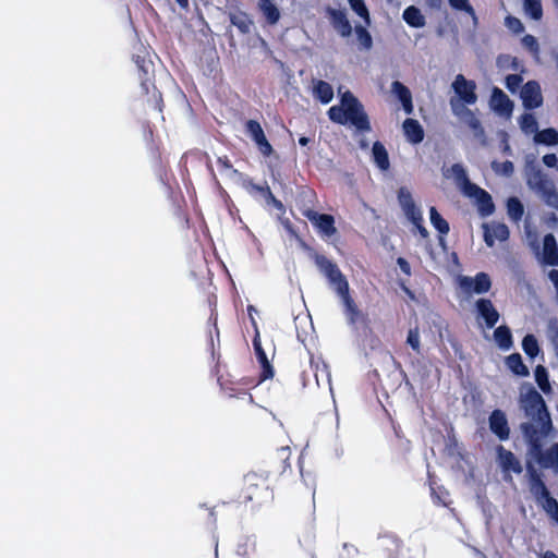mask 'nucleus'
Here are the masks:
<instances>
[{"label": "nucleus", "mask_w": 558, "mask_h": 558, "mask_svg": "<svg viewBox=\"0 0 558 558\" xmlns=\"http://www.w3.org/2000/svg\"><path fill=\"white\" fill-rule=\"evenodd\" d=\"M521 402L525 415L539 425V429H537L531 422L520 424V430L529 445L530 454L543 469H553L558 472V442H554L545 451L542 446V438L547 437L554 429L544 398L535 388L530 387Z\"/></svg>", "instance_id": "f257e3e1"}, {"label": "nucleus", "mask_w": 558, "mask_h": 558, "mask_svg": "<svg viewBox=\"0 0 558 558\" xmlns=\"http://www.w3.org/2000/svg\"><path fill=\"white\" fill-rule=\"evenodd\" d=\"M315 263L319 270L326 276L329 283L333 286L337 294L341 298L349 325L355 326L361 323L367 326L369 323L368 316L359 308L351 296L349 282L337 264L325 255H317Z\"/></svg>", "instance_id": "f03ea898"}, {"label": "nucleus", "mask_w": 558, "mask_h": 558, "mask_svg": "<svg viewBox=\"0 0 558 558\" xmlns=\"http://www.w3.org/2000/svg\"><path fill=\"white\" fill-rule=\"evenodd\" d=\"M328 118L340 125H351L360 134L372 131V124L363 104L350 90L340 96V104L330 107Z\"/></svg>", "instance_id": "7ed1b4c3"}, {"label": "nucleus", "mask_w": 558, "mask_h": 558, "mask_svg": "<svg viewBox=\"0 0 558 558\" xmlns=\"http://www.w3.org/2000/svg\"><path fill=\"white\" fill-rule=\"evenodd\" d=\"M269 476L257 472H250L243 477L242 488L239 494V501L251 505V508H258L267 505L274 499V492L270 487Z\"/></svg>", "instance_id": "20e7f679"}, {"label": "nucleus", "mask_w": 558, "mask_h": 558, "mask_svg": "<svg viewBox=\"0 0 558 558\" xmlns=\"http://www.w3.org/2000/svg\"><path fill=\"white\" fill-rule=\"evenodd\" d=\"M133 60L138 71V78L143 94L149 96L147 101L155 110L162 112L163 99L154 82L153 62L147 60L146 57L140 54L134 56Z\"/></svg>", "instance_id": "39448f33"}, {"label": "nucleus", "mask_w": 558, "mask_h": 558, "mask_svg": "<svg viewBox=\"0 0 558 558\" xmlns=\"http://www.w3.org/2000/svg\"><path fill=\"white\" fill-rule=\"evenodd\" d=\"M526 183L542 194L547 203L558 201V193L555 190L553 182L542 171V169L534 165H529L526 169Z\"/></svg>", "instance_id": "423d86ee"}, {"label": "nucleus", "mask_w": 558, "mask_h": 558, "mask_svg": "<svg viewBox=\"0 0 558 558\" xmlns=\"http://www.w3.org/2000/svg\"><path fill=\"white\" fill-rule=\"evenodd\" d=\"M252 327L254 329V337H253V348L256 355V359L258 363L260 364V373L257 379L250 380V384L253 387L258 386L259 384L264 383L267 379H271L275 375L274 367L270 363V361L267 357V354L262 345L260 341V333L258 329L257 322L255 318H252Z\"/></svg>", "instance_id": "0eeeda50"}, {"label": "nucleus", "mask_w": 558, "mask_h": 558, "mask_svg": "<svg viewBox=\"0 0 558 558\" xmlns=\"http://www.w3.org/2000/svg\"><path fill=\"white\" fill-rule=\"evenodd\" d=\"M449 105L452 113L473 132L475 137L485 143V130L476 114L468 108L469 105L457 104L453 100H449Z\"/></svg>", "instance_id": "6e6552de"}, {"label": "nucleus", "mask_w": 558, "mask_h": 558, "mask_svg": "<svg viewBox=\"0 0 558 558\" xmlns=\"http://www.w3.org/2000/svg\"><path fill=\"white\" fill-rule=\"evenodd\" d=\"M456 96L450 100L457 104L474 105L477 101L476 83L465 78L463 74H458L451 85Z\"/></svg>", "instance_id": "1a4fd4ad"}, {"label": "nucleus", "mask_w": 558, "mask_h": 558, "mask_svg": "<svg viewBox=\"0 0 558 558\" xmlns=\"http://www.w3.org/2000/svg\"><path fill=\"white\" fill-rule=\"evenodd\" d=\"M526 472L529 477V488L534 499L538 505H543L546 502L548 498H551L549 489L547 488L545 482L543 481L542 474L535 469V466L531 463H526Z\"/></svg>", "instance_id": "9d476101"}, {"label": "nucleus", "mask_w": 558, "mask_h": 558, "mask_svg": "<svg viewBox=\"0 0 558 558\" xmlns=\"http://www.w3.org/2000/svg\"><path fill=\"white\" fill-rule=\"evenodd\" d=\"M291 449L290 447H281L270 456L268 461V470L266 474L268 476H280L283 475L288 470H291Z\"/></svg>", "instance_id": "9b49d317"}, {"label": "nucleus", "mask_w": 558, "mask_h": 558, "mask_svg": "<svg viewBox=\"0 0 558 558\" xmlns=\"http://www.w3.org/2000/svg\"><path fill=\"white\" fill-rule=\"evenodd\" d=\"M302 215L313 223L322 235L330 238L337 233L332 215L319 214L310 208L303 210Z\"/></svg>", "instance_id": "f8f14e48"}, {"label": "nucleus", "mask_w": 558, "mask_h": 558, "mask_svg": "<svg viewBox=\"0 0 558 558\" xmlns=\"http://www.w3.org/2000/svg\"><path fill=\"white\" fill-rule=\"evenodd\" d=\"M245 132L256 144L260 154L269 157L274 153L271 144L268 142L260 123L257 120L250 119L245 122Z\"/></svg>", "instance_id": "ddd939ff"}, {"label": "nucleus", "mask_w": 558, "mask_h": 558, "mask_svg": "<svg viewBox=\"0 0 558 558\" xmlns=\"http://www.w3.org/2000/svg\"><path fill=\"white\" fill-rule=\"evenodd\" d=\"M460 287L466 293L484 294L492 289V280L488 274L481 271L474 277H461Z\"/></svg>", "instance_id": "4468645a"}, {"label": "nucleus", "mask_w": 558, "mask_h": 558, "mask_svg": "<svg viewBox=\"0 0 558 558\" xmlns=\"http://www.w3.org/2000/svg\"><path fill=\"white\" fill-rule=\"evenodd\" d=\"M463 195L474 201L482 217L490 216L495 211V204L490 194L477 184L470 187V190Z\"/></svg>", "instance_id": "2eb2a0df"}, {"label": "nucleus", "mask_w": 558, "mask_h": 558, "mask_svg": "<svg viewBox=\"0 0 558 558\" xmlns=\"http://www.w3.org/2000/svg\"><path fill=\"white\" fill-rule=\"evenodd\" d=\"M292 518L300 527L312 531L315 523V502L307 499L302 506H296L292 510Z\"/></svg>", "instance_id": "dca6fc26"}, {"label": "nucleus", "mask_w": 558, "mask_h": 558, "mask_svg": "<svg viewBox=\"0 0 558 558\" xmlns=\"http://www.w3.org/2000/svg\"><path fill=\"white\" fill-rule=\"evenodd\" d=\"M490 432L500 440H508L510 437V426L506 413L500 409L492 411L488 417Z\"/></svg>", "instance_id": "f3484780"}, {"label": "nucleus", "mask_w": 558, "mask_h": 558, "mask_svg": "<svg viewBox=\"0 0 558 558\" xmlns=\"http://www.w3.org/2000/svg\"><path fill=\"white\" fill-rule=\"evenodd\" d=\"M523 106L529 109H536L543 104L541 86L536 81H529L521 90Z\"/></svg>", "instance_id": "a211bd4d"}, {"label": "nucleus", "mask_w": 558, "mask_h": 558, "mask_svg": "<svg viewBox=\"0 0 558 558\" xmlns=\"http://www.w3.org/2000/svg\"><path fill=\"white\" fill-rule=\"evenodd\" d=\"M326 13L332 27L341 37H349L352 34V25L343 10L329 7L327 8Z\"/></svg>", "instance_id": "6ab92c4d"}, {"label": "nucleus", "mask_w": 558, "mask_h": 558, "mask_svg": "<svg viewBox=\"0 0 558 558\" xmlns=\"http://www.w3.org/2000/svg\"><path fill=\"white\" fill-rule=\"evenodd\" d=\"M475 310L477 315L485 320L487 328L495 327L500 318L499 312L489 299H478L475 302Z\"/></svg>", "instance_id": "aec40b11"}, {"label": "nucleus", "mask_w": 558, "mask_h": 558, "mask_svg": "<svg viewBox=\"0 0 558 558\" xmlns=\"http://www.w3.org/2000/svg\"><path fill=\"white\" fill-rule=\"evenodd\" d=\"M378 549L385 558H399L402 551V542L393 534H385L378 539Z\"/></svg>", "instance_id": "412c9836"}, {"label": "nucleus", "mask_w": 558, "mask_h": 558, "mask_svg": "<svg viewBox=\"0 0 558 558\" xmlns=\"http://www.w3.org/2000/svg\"><path fill=\"white\" fill-rule=\"evenodd\" d=\"M496 451L499 465L504 471H512L515 474L522 473L523 469L521 462L512 451L505 449L501 445L497 446Z\"/></svg>", "instance_id": "4be33fe9"}, {"label": "nucleus", "mask_w": 558, "mask_h": 558, "mask_svg": "<svg viewBox=\"0 0 558 558\" xmlns=\"http://www.w3.org/2000/svg\"><path fill=\"white\" fill-rule=\"evenodd\" d=\"M543 263L548 266L558 265V244L553 233L545 234L543 239Z\"/></svg>", "instance_id": "5701e85b"}, {"label": "nucleus", "mask_w": 558, "mask_h": 558, "mask_svg": "<svg viewBox=\"0 0 558 558\" xmlns=\"http://www.w3.org/2000/svg\"><path fill=\"white\" fill-rule=\"evenodd\" d=\"M398 201L408 218H413L416 221L421 220V210L416 207L412 194L408 189H399Z\"/></svg>", "instance_id": "b1692460"}, {"label": "nucleus", "mask_w": 558, "mask_h": 558, "mask_svg": "<svg viewBox=\"0 0 558 558\" xmlns=\"http://www.w3.org/2000/svg\"><path fill=\"white\" fill-rule=\"evenodd\" d=\"M402 129L404 135L411 144H420L424 140V129L415 119L408 118L403 121Z\"/></svg>", "instance_id": "393cba45"}, {"label": "nucleus", "mask_w": 558, "mask_h": 558, "mask_svg": "<svg viewBox=\"0 0 558 558\" xmlns=\"http://www.w3.org/2000/svg\"><path fill=\"white\" fill-rule=\"evenodd\" d=\"M391 92L402 104V108L407 114L413 113V100L410 89L401 82L395 81L391 84Z\"/></svg>", "instance_id": "a878e982"}, {"label": "nucleus", "mask_w": 558, "mask_h": 558, "mask_svg": "<svg viewBox=\"0 0 558 558\" xmlns=\"http://www.w3.org/2000/svg\"><path fill=\"white\" fill-rule=\"evenodd\" d=\"M243 186L250 193L260 194L268 202H271L277 208L282 207V203L276 198V196L272 194L269 185L266 182L262 185L254 183L252 179H246L243 181Z\"/></svg>", "instance_id": "bb28decb"}, {"label": "nucleus", "mask_w": 558, "mask_h": 558, "mask_svg": "<svg viewBox=\"0 0 558 558\" xmlns=\"http://www.w3.org/2000/svg\"><path fill=\"white\" fill-rule=\"evenodd\" d=\"M490 104L495 111L502 114H510L513 109L512 101L501 89L497 87L493 90Z\"/></svg>", "instance_id": "cd10ccee"}, {"label": "nucleus", "mask_w": 558, "mask_h": 558, "mask_svg": "<svg viewBox=\"0 0 558 558\" xmlns=\"http://www.w3.org/2000/svg\"><path fill=\"white\" fill-rule=\"evenodd\" d=\"M372 158L379 170L387 171L390 168L389 155L381 142L376 141L373 143Z\"/></svg>", "instance_id": "c85d7f7f"}, {"label": "nucleus", "mask_w": 558, "mask_h": 558, "mask_svg": "<svg viewBox=\"0 0 558 558\" xmlns=\"http://www.w3.org/2000/svg\"><path fill=\"white\" fill-rule=\"evenodd\" d=\"M230 23L235 26L241 34H248L253 26V21L246 12L238 11L230 13Z\"/></svg>", "instance_id": "c756f323"}, {"label": "nucleus", "mask_w": 558, "mask_h": 558, "mask_svg": "<svg viewBox=\"0 0 558 558\" xmlns=\"http://www.w3.org/2000/svg\"><path fill=\"white\" fill-rule=\"evenodd\" d=\"M403 20L408 25L415 28H421L425 26V16L422 14L421 10L414 5L408 7L402 14Z\"/></svg>", "instance_id": "7c9ffc66"}, {"label": "nucleus", "mask_w": 558, "mask_h": 558, "mask_svg": "<svg viewBox=\"0 0 558 558\" xmlns=\"http://www.w3.org/2000/svg\"><path fill=\"white\" fill-rule=\"evenodd\" d=\"M507 367L517 376H529L530 372L527 366L523 363L522 356L519 353H512L506 357Z\"/></svg>", "instance_id": "2f4dec72"}, {"label": "nucleus", "mask_w": 558, "mask_h": 558, "mask_svg": "<svg viewBox=\"0 0 558 558\" xmlns=\"http://www.w3.org/2000/svg\"><path fill=\"white\" fill-rule=\"evenodd\" d=\"M314 96L322 102V104H329L333 98V89L332 86L323 80H318L314 84Z\"/></svg>", "instance_id": "473e14b6"}, {"label": "nucleus", "mask_w": 558, "mask_h": 558, "mask_svg": "<svg viewBox=\"0 0 558 558\" xmlns=\"http://www.w3.org/2000/svg\"><path fill=\"white\" fill-rule=\"evenodd\" d=\"M495 239L499 241H507L509 239V229L505 223H497L493 227V234L489 233L488 229L484 234V241L487 246H494Z\"/></svg>", "instance_id": "72a5a7b5"}, {"label": "nucleus", "mask_w": 558, "mask_h": 558, "mask_svg": "<svg viewBox=\"0 0 558 558\" xmlns=\"http://www.w3.org/2000/svg\"><path fill=\"white\" fill-rule=\"evenodd\" d=\"M451 172L454 175L457 183L459 184L461 192L465 194L470 187H473L475 183L471 182L464 167L460 163L451 166Z\"/></svg>", "instance_id": "f704fd0d"}, {"label": "nucleus", "mask_w": 558, "mask_h": 558, "mask_svg": "<svg viewBox=\"0 0 558 558\" xmlns=\"http://www.w3.org/2000/svg\"><path fill=\"white\" fill-rule=\"evenodd\" d=\"M494 338L498 347L502 350H509L512 344V333L508 326H499L494 331Z\"/></svg>", "instance_id": "c9c22d12"}, {"label": "nucleus", "mask_w": 558, "mask_h": 558, "mask_svg": "<svg viewBox=\"0 0 558 558\" xmlns=\"http://www.w3.org/2000/svg\"><path fill=\"white\" fill-rule=\"evenodd\" d=\"M534 141L537 144H543L547 146L558 145V131L553 128L538 131L534 136Z\"/></svg>", "instance_id": "e433bc0d"}, {"label": "nucleus", "mask_w": 558, "mask_h": 558, "mask_svg": "<svg viewBox=\"0 0 558 558\" xmlns=\"http://www.w3.org/2000/svg\"><path fill=\"white\" fill-rule=\"evenodd\" d=\"M429 219L433 227L440 233L447 234L450 230L448 221L438 213L436 207L429 208Z\"/></svg>", "instance_id": "4c0bfd02"}, {"label": "nucleus", "mask_w": 558, "mask_h": 558, "mask_svg": "<svg viewBox=\"0 0 558 558\" xmlns=\"http://www.w3.org/2000/svg\"><path fill=\"white\" fill-rule=\"evenodd\" d=\"M259 8L268 24L274 25L279 21L280 11L274 0L266 3H260Z\"/></svg>", "instance_id": "58836bf2"}, {"label": "nucleus", "mask_w": 558, "mask_h": 558, "mask_svg": "<svg viewBox=\"0 0 558 558\" xmlns=\"http://www.w3.org/2000/svg\"><path fill=\"white\" fill-rule=\"evenodd\" d=\"M350 8L354 11L364 22L366 26H371L369 11L364 0H348Z\"/></svg>", "instance_id": "ea45409f"}, {"label": "nucleus", "mask_w": 558, "mask_h": 558, "mask_svg": "<svg viewBox=\"0 0 558 558\" xmlns=\"http://www.w3.org/2000/svg\"><path fill=\"white\" fill-rule=\"evenodd\" d=\"M522 349L524 353L531 359L537 356L541 350L537 339L534 335L531 333L524 336L522 340Z\"/></svg>", "instance_id": "a19ab883"}, {"label": "nucleus", "mask_w": 558, "mask_h": 558, "mask_svg": "<svg viewBox=\"0 0 558 558\" xmlns=\"http://www.w3.org/2000/svg\"><path fill=\"white\" fill-rule=\"evenodd\" d=\"M535 375V381L537 383L539 389L548 393L551 390L549 379H548V372L543 365H537L534 371Z\"/></svg>", "instance_id": "79ce46f5"}, {"label": "nucleus", "mask_w": 558, "mask_h": 558, "mask_svg": "<svg viewBox=\"0 0 558 558\" xmlns=\"http://www.w3.org/2000/svg\"><path fill=\"white\" fill-rule=\"evenodd\" d=\"M525 13L535 21L543 17V7L541 0H524Z\"/></svg>", "instance_id": "37998d69"}, {"label": "nucleus", "mask_w": 558, "mask_h": 558, "mask_svg": "<svg viewBox=\"0 0 558 558\" xmlns=\"http://www.w3.org/2000/svg\"><path fill=\"white\" fill-rule=\"evenodd\" d=\"M508 215L515 221L520 220L524 214V207L521 201L517 197H510L507 201Z\"/></svg>", "instance_id": "c03bdc74"}, {"label": "nucleus", "mask_w": 558, "mask_h": 558, "mask_svg": "<svg viewBox=\"0 0 558 558\" xmlns=\"http://www.w3.org/2000/svg\"><path fill=\"white\" fill-rule=\"evenodd\" d=\"M366 27L367 26L365 24L364 25H356L354 31H355L356 38H357L360 45L364 49L368 50L373 46V38H372V35L369 34V32L367 31Z\"/></svg>", "instance_id": "a18cd8bd"}, {"label": "nucleus", "mask_w": 558, "mask_h": 558, "mask_svg": "<svg viewBox=\"0 0 558 558\" xmlns=\"http://www.w3.org/2000/svg\"><path fill=\"white\" fill-rule=\"evenodd\" d=\"M449 4L454 10L464 11L472 17L474 24L477 23V15L473 7L470 4L469 0H449Z\"/></svg>", "instance_id": "49530a36"}, {"label": "nucleus", "mask_w": 558, "mask_h": 558, "mask_svg": "<svg viewBox=\"0 0 558 558\" xmlns=\"http://www.w3.org/2000/svg\"><path fill=\"white\" fill-rule=\"evenodd\" d=\"M520 126L524 132H536V118L532 113H523L520 119Z\"/></svg>", "instance_id": "de8ad7c7"}, {"label": "nucleus", "mask_w": 558, "mask_h": 558, "mask_svg": "<svg viewBox=\"0 0 558 558\" xmlns=\"http://www.w3.org/2000/svg\"><path fill=\"white\" fill-rule=\"evenodd\" d=\"M547 336L554 349L558 348V319L550 318L547 324Z\"/></svg>", "instance_id": "09e8293b"}, {"label": "nucleus", "mask_w": 558, "mask_h": 558, "mask_svg": "<svg viewBox=\"0 0 558 558\" xmlns=\"http://www.w3.org/2000/svg\"><path fill=\"white\" fill-rule=\"evenodd\" d=\"M542 508L553 520L558 523V501L556 498H548L546 502H543Z\"/></svg>", "instance_id": "8fccbe9b"}, {"label": "nucleus", "mask_w": 558, "mask_h": 558, "mask_svg": "<svg viewBox=\"0 0 558 558\" xmlns=\"http://www.w3.org/2000/svg\"><path fill=\"white\" fill-rule=\"evenodd\" d=\"M407 343L417 353L421 351V339L418 328H412L408 332Z\"/></svg>", "instance_id": "3c124183"}, {"label": "nucleus", "mask_w": 558, "mask_h": 558, "mask_svg": "<svg viewBox=\"0 0 558 558\" xmlns=\"http://www.w3.org/2000/svg\"><path fill=\"white\" fill-rule=\"evenodd\" d=\"M505 24L508 27L509 31H511L513 34L519 35L524 32V26L522 22L512 15H508L505 19Z\"/></svg>", "instance_id": "603ef678"}, {"label": "nucleus", "mask_w": 558, "mask_h": 558, "mask_svg": "<svg viewBox=\"0 0 558 558\" xmlns=\"http://www.w3.org/2000/svg\"><path fill=\"white\" fill-rule=\"evenodd\" d=\"M522 45L534 54H537L539 51L537 39L533 35H524L522 38Z\"/></svg>", "instance_id": "864d4df0"}, {"label": "nucleus", "mask_w": 558, "mask_h": 558, "mask_svg": "<svg viewBox=\"0 0 558 558\" xmlns=\"http://www.w3.org/2000/svg\"><path fill=\"white\" fill-rule=\"evenodd\" d=\"M522 81L520 74H508L506 76V87L513 93L520 87Z\"/></svg>", "instance_id": "5fc2aeb1"}, {"label": "nucleus", "mask_w": 558, "mask_h": 558, "mask_svg": "<svg viewBox=\"0 0 558 558\" xmlns=\"http://www.w3.org/2000/svg\"><path fill=\"white\" fill-rule=\"evenodd\" d=\"M492 167L496 171H500L502 174L508 175V177L511 175L514 170L513 163L510 160H506L501 163L493 162Z\"/></svg>", "instance_id": "6e6d98bb"}, {"label": "nucleus", "mask_w": 558, "mask_h": 558, "mask_svg": "<svg viewBox=\"0 0 558 558\" xmlns=\"http://www.w3.org/2000/svg\"><path fill=\"white\" fill-rule=\"evenodd\" d=\"M543 162L547 168H556L558 170V157L556 154L544 155Z\"/></svg>", "instance_id": "4d7b16f0"}, {"label": "nucleus", "mask_w": 558, "mask_h": 558, "mask_svg": "<svg viewBox=\"0 0 558 558\" xmlns=\"http://www.w3.org/2000/svg\"><path fill=\"white\" fill-rule=\"evenodd\" d=\"M412 223L417 228V231L420 233V235L424 239H426L428 236V231L427 229L423 226V216L421 215V220H415L413 218H409Z\"/></svg>", "instance_id": "13d9d810"}, {"label": "nucleus", "mask_w": 558, "mask_h": 558, "mask_svg": "<svg viewBox=\"0 0 558 558\" xmlns=\"http://www.w3.org/2000/svg\"><path fill=\"white\" fill-rule=\"evenodd\" d=\"M397 264H398V266L400 267V269H401V271L403 274H405L407 276L411 275V266H410L409 262L405 258L399 257L397 259Z\"/></svg>", "instance_id": "bf43d9fd"}, {"label": "nucleus", "mask_w": 558, "mask_h": 558, "mask_svg": "<svg viewBox=\"0 0 558 558\" xmlns=\"http://www.w3.org/2000/svg\"><path fill=\"white\" fill-rule=\"evenodd\" d=\"M217 163L219 165V167L221 169H225V170H230L233 168L232 162L227 155L218 157Z\"/></svg>", "instance_id": "052dcab7"}, {"label": "nucleus", "mask_w": 558, "mask_h": 558, "mask_svg": "<svg viewBox=\"0 0 558 558\" xmlns=\"http://www.w3.org/2000/svg\"><path fill=\"white\" fill-rule=\"evenodd\" d=\"M548 277L558 292V269H551L548 274Z\"/></svg>", "instance_id": "680f3d73"}, {"label": "nucleus", "mask_w": 558, "mask_h": 558, "mask_svg": "<svg viewBox=\"0 0 558 558\" xmlns=\"http://www.w3.org/2000/svg\"><path fill=\"white\" fill-rule=\"evenodd\" d=\"M284 228L291 236L299 239L298 232L289 220L284 222Z\"/></svg>", "instance_id": "e2e57ef3"}, {"label": "nucleus", "mask_w": 558, "mask_h": 558, "mask_svg": "<svg viewBox=\"0 0 558 558\" xmlns=\"http://www.w3.org/2000/svg\"><path fill=\"white\" fill-rule=\"evenodd\" d=\"M209 320H213V325H214L216 335H217V337H219V329H218V326H217V314L216 313H211V315L209 317Z\"/></svg>", "instance_id": "0e129e2a"}, {"label": "nucleus", "mask_w": 558, "mask_h": 558, "mask_svg": "<svg viewBox=\"0 0 558 558\" xmlns=\"http://www.w3.org/2000/svg\"><path fill=\"white\" fill-rule=\"evenodd\" d=\"M426 2L430 8H435V9H438L441 3L440 0H426Z\"/></svg>", "instance_id": "69168bd1"}, {"label": "nucleus", "mask_w": 558, "mask_h": 558, "mask_svg": "<svg viewBox=\"0 0 558 558\" xmlns=\"http://www.w3.org/2000/svg\"><path fill=\"white\" fill-rule=\"evenodd\" d=\"M541 558H558V556L551 550H546Z\"/></svg>", "instance_id": "338daca9"}, {"label": "nucleus", "mask_w": 558, "mask_h": 558, "mask_svg": "<svg viewBox=\"0 0 558 558\" xmlns=\"http://www.w3.org/2000/svg\"><path fill=\"white\" fill-rule=\"evenodd\" d=\"M308 143H310V138H308V137L301 136V137L299 138V144H300L301 146H306Z\"/></svg>", "instance_id": "774afa93"}]
</instances>
